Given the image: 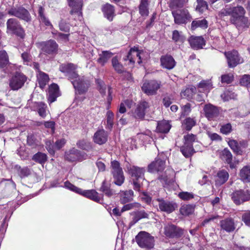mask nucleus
<instances>
[{
    "instance_id": "nucleus-1",
    "label": "nucleus",
    "mask_w": 250,
    "mask_h": 250,
    "mask_svg": "<svg viewBox=\"0 0 250 250\" xmlns=\"http://www.w3.org/2000/svg\"><path fill=\"white\" fill-rule=\"evenodd\" d=\"M76 69V66L72 63L62 64L60 67V71L65 73L66 76L71 79L77 92L80 94H83L87 91L89 83L84 77L79 78Z\"/></svg>"
},
{
    "instance_id": "nucleus-2",
    "label": "nucleus",
    "mask_w": 250,
    "mask_h": 250,
    "mask_svg": "<svg viewBox=\"0 0 250 250\" xmlns=\"http://www.w3.org/2000/svg\"><path fill=\"white\" fill-rule=\"evenodd\" d=\"M127 169L129 174L131 176L133 189L140 191L143 186V182L145 180L144 174L146 170L145 168L132 166L128 167Z\"/></svg>"
},
{
    "instance_id": "nucleus-3",
    "label": "nucleus",
    "mask_w": 250,
    "mask_h": 250,
    "mask_svg": "<svg viewBox=\"0 0 250 250\" xmlns=\"http://www.w3.org/2000/svg\"><path fill=\"white\" fill-rule=\"evenodd\" d=\"M246 11L241 6L231 7L230 21L237 26H248V19L245 16Z\"/></svg>"
},
{
    "instance_id": "nucleus-4",
    "label": "nucleus",
    "mask_w": 250,
    "mask_h": 250,
    "mask_svg": "<svg viewBox=\"0 0 250 250\" xmlns=\"http://www.w3.org/2000/svg\"><path fill=\"white\" fill-rule=\"evenodd\" d=\"M174 23L178 24H186L191 21L192 17L186 9H176L172 11Z\"/></svg>"
},
{
    "instance_id": "nucleus-5",
    "label": "nucleus",
    "mask_w": 250,
    "mask_h": 250,
    "mask_svg": "<svg viewBox=\"0 0 250 250\" xmlns=\"http://www.w3.org/2000/svg\"><path fill=\"white\" fill-rule=\"evenodd\" d=\"M136 241L138 245L146 249H151L154 246V239L148 233L142 231L136 236Z\"/></svg>"
},
{
    "instance_id": "nucleus-6",
    "label": "nucleus",
    "mask_w": 250,
    "mask_h": 250,
    "mask_svg": "<svg viewBox=\"0 0 250 250\" xmlns=\"http://www.w3.org/2000/svg\"><path fill=\"white\" fill-rule=\"evenodd\" d=\"M112 173L114 179V183L118 186H121L125 181L123 172L118 161L111 162Z\"/></svg>"
},
{
    "instance_id": "nucleus-7",
    "label": "nucleus",
    "mask_w": 250,
    "mask_h": 250,
    "mask_svg": "<svg viewBox=\"0 0 250 250\" xmlns=\"http://www.w3.org/2000/svg\"><path fill=\"white\" fill-rule=\"evenodd\" d=\"M160 87V82L155 80L146 81L142 86V89L147 95H153L156 94Z\"/></svg>"
},
{
    "instance_id": "nucleus-8",
    "label": "nucleus",
    "mask_w": 250,
    "mask_h": 250,
    "mask_svg": "<svg viewBox=\"0 0 250 250\" xmlns=\"http://www.w3.org/2000/svg\"><path fill=\"white\" fill-rule=\"evenodd\" d=\"M232 199L236 205H240L250 200V191L248 190H238L232 194Z\"/></svg>"
},
{
    "instance_id": "nucleus-9",
    "label": "nucleus",
    "mask_w": 250,
    "mask_h": 250,
    "mask_svg": "<svg viewBox=\"0 0 250 250\" xmlns=\"http://www.w3.org/2000/svg\"><path fill=\"white\" fill-rule=\"evenodd\" d=\"M7 32H11L18 36L23 37L24 31L17 20L15 19H9L6 23Z\"/></svg>"
},
{
    "instance_id": "nucleus-10",
    "label": "nucleus",
    "mask_w": 250,
    "mask_h": 250,
    "mask_svg": "<svg viewBox=\"0 0 250 250\" xmlns=\"http://www.w3.org/2000/svg\"><path fill=\"white\" fill-rule=\"evenodd\" d=\"M27 80L26 77L22 73H16L10 81L9 85L13 90L21 88Z\"/></svg>"
},
{
    "instance_id": "nucleus-11",
    "label": "nucleus",
    "mask_w": 250,
    "mask_h": 250,
    "mask_svg": "<svg viewBox=\"0 0 250 250\" xmlns=\"http://www.w3.org/2000/svg\"><path fill=\"white\" fill-rule=\"evenodd\" d=\"M65 158L70 162L81 161L86 159L87 155L84 152H81L78 149L73 148L67 152H66Z\"/></svg>"
},
{
    "instance_id": "nucleus-12",
    "label": "nucleus",
    "mask_w": 250,
    "mask_h": 250,
    "mask_svg": "<svg viewBox=\"0 0 250 250\" xmlns=\"http://www.w3.org/2000/svg\"><path fill=\"white\" fill-rule=\"evenodd\" d=\"M144 54L143 51L140 50L138 47L134 46L130 49L127 55L124 59L125 61L128 60L130 63H134L136 61V59L138 58V63H141Z\"/></svg>"
},
{
    "instance_id": "nucleus-13",
    "label": "nucleus",
    "mask_w": 250,
    "mask_h": 250,
    "mask_svg": "<svg viewBox=\"0 0 250 250\" xmlns=\"http://www.w3.org/2000/svg\"><path fill=\"white\" fill-rule=\"evenodd\" d=\"M183 230L175 225L169 224L164 227V234L169 238L179 237L182 236Z\"/></svg>"
},
{
    "instance_id": "nucleus-14",
    "label": "nucleus",
    "mask_w": 250,
    "mask_h": 250,
    "mask_svg": "<svg viewBox=\"0 0 250 250\" xmlns=\"http://www.w3.org/2000/svg\"><path fill=\"white\" fill-rule=\"evenodd\" d=\"M149 107V104L148 102L142 101L137 104L134 111L133 112V116L138 119H142L144 118L146 110Z\"/></svg>"
},
{
    "instance_id": "nucleus-15",
    "label": "nucleus",
    "mask_w": 250,
    "mask_h": 250,
    "mask_svg": "<svg viewBox=\"0 0 250 250\" xmlns=\"http://www.w3.org/2000/svg\"><path fill=\"white\" fill-rule=\"evenodd\" d=\"M8 13L10 15L17 17L26 21H30L31 19L28 11L23 7L11 9L9 11Z\"/></svg>"
},
{
    "instance_id": "nucleus-16",
    "label": "nucleus",
    "mask_w": 250,
    "mask_h": 250,
    "mask_svg": "<svg viewBox=\"0 0 250 250\" xmlns=\"http://www.w3.org/2000/svg\"><path fill=\"white\" fill-rule=\"evenodd\" d=\"M156 201L158 202L160 210L167 213L173 212L177 207V205L175 203L164 200L163 199H157Z\"/></svg>"
},
{
    "instance_id": "nucleus-17",
    "label": "nucleus",
    "mask_w": 250,
    "mask_h": 250,
    "mask_svg": "<svg viewBox=\"0 0 250 250\" xmlns=\"http://www.w3.org/2000/svg\"><path fill=\"white\" fill-rule=\"evenodd\" d=\"M42 51L48 54H56L58 51V45L54 40H49L41 43Z\"/></svg>"
},
{
    "instance_id": "nucleus-18",
    "label": "nucleus",
    "mask_w": 250,
    "mask_h": 250,
    "mask_svg": "<svg viewBox=\"0 0 250 250\" xmlns=\"http://www.w3.org/2000/svg\"><path fill=\"white\" fill-rule=\"evenodd\" d=\"M226 57L229 67H234L239 63L242 62V61L239 58L238 53L236 51L228 52L225 53Z\"/></svg>"
},
{
    "instance_id": "nucleus-19",
    "label": "nucleus",
    "mask_w": 250,
    "mask_h": 250,
    "mask_svg": "<svg viewBox=\"0 0 250 250\" xmlns=\"http://www.w3.org/2000/svg\"><path fill=\"white\" fill-rule=\"evenodd\" d=\"M203 111L205 117L208 120H212L217 117L219 113L218 108L210 104H206Z\"/></svg>"
},
{
    "instance_id": "nucleus-20",
    "label": "nucleus",
    "mask_w": 250,
    "mask_h": 250,
    "mask_svg": "<svg viewBox=\"0 0 250 250\" xmlns=\"http://www.w3.org/2000/svg\"><path fill=\"white\" fill-rule=\"evenodd\" d=\"M165 168V162L157 159L148 166V171L149 172H161Z\"/></svg>"
},
{
    "instance_id": "nucleus-21",
    "label": "nucleus",
    "mask_w": 250,
    "mask_h": 250,
    "mask_svg": "<svg viewBox=\"0 0 250 250\" xmlns=\"http://www.w3.org/2000/svg\"><path fill=\"white\" fill-rule=\"evenodd\" d=\"M188 41L191 48L198 50L203 48L205 45V41L202 37L191 36Z\"/></svg>"
},
{
    "instance_id": "nucleus-22",
    "label": "nucleus",
    "mask_w": 250,
    "mask_h": 250,
    "mask_svg": "<svg viewBox=\"0 0 250 250\" xmlns=\"http://www.w3.org/2000/svg\"><path fill=\"white\" fill-rule=\"evenodd\" d=\"M220 157L223 161L229 165L231 168H234V165L232 163V155L228 148L224 149L220 152Z\"/></svg>"
},
{
    "instance_id": "nucleus-23",
    "label": "nucleus",
    "mask_w": 250,
    "mask_h": 250,
    "mask_svg": "<svg viewBox=\"0 0 250 250\" xmlns=\"http://www.w3.org/2000/svg\"><path fill=\"white\" fill-rule=\"evenodd\" d=\"M107 140V135L104 129H100L94 134L93 140L95 143L99 145L104 144Z\"/></svg>"
},
{
    "instance_id": "nucleus-24",
    "label": "nucleus",
    "mask_w": 250,
    "mask_h": 250,
    "mask_svg": "<svg viewBox=\"0 0 250 250\" xmlns=\"http://www.w3.org/2000/svg\"><path fill=\"white\" fill-rule=\"evenodd\" d=\"M79 194L86 197L96 202H100L101 201V197L99 195V193L94 189L83 190L81 189V192H80Z\"/></svg>"
},
{
    "instance_id": "nucleus-25",
    "label": "nucleus",
    "mask_w": 250,
    "mask_h": 250,
    "mask_svg": "<svg viewBox=\"0 0 250 250\" xmlns=\"http://www.w3.org/2000/svg\"><path fill=\"white\" fill-rule=\"evenodd\" d=\"M162 66L167 69H172L175 65V62L174 59L170 55L163 56L161 58Z\"/></svg>"
},
{
    "instance_id": "nucleus-26",
    "label": "nucleus",
    "mask_w": 250,
    "mask_h": 250,
    "mask_svg": "<svg viewBox=\"0 0 250 250\" xmlns=\"http://www.w3.org/2000/svg\"><path fill=\"white\" fill-rule=\"evenodd\" d=\"M59 96V90L58 85L55 83L51 84L49 88L48 101L51 103L54 102Z\"/></svg>"
},
{
    "instance_id": "nucleus-27",
    "label": "nucleus",
    "mask_w": 250,
    "mask_h": 250,
    "mask_svg": "<svg viewBox=\"0 0 250 250\" xmlns=\"http://www.w3.org/2000/svg\"><path fill=\"white\" fill-rule=\"evenodd\" d=\"M229 173L225 170H219L215 177V182L216 185L220 186L224 184L229 179Z\"/></svg>"
},
{
    "instance_id": "nucleus-28",
    "label": "nucleus",
    "mask_w": 250,
    "mask_h": 250,
    "mask_svg": "<svg viewBox=\"0 0 250 250\" xmlns=\"http://www.w3.org/2000/svg\"><path fill=\"white\" fill-rule=\"evenodd\" d=\"M221 229L227 232L233 231L235 229V224L233 220L231 218H228L220 222Z\"/></svg>"
},
{
    "instance_id": "nucleus-29",
    "label": "nucleus",
    "mask_w": 250,
    "mask_h": 250,
    "mask_svg": "<svg viewBox=\"0 0 250 250\" xmlns=\"http://www.w3.org/2000/svg\"><path fill=\"white\" fill-rule=\"evenodd\" d=\"M69 5L72 7V9L70 11L71 14L76 13L78 16H80L82 13L81 10L82 7V2L81 0L76 1L75 0H67Z\"/></svg>"
},
{
    "instance_id": "nucleus-30",
    "label": "nucleus",
    "mask_w": 250,
    "mask_h": 250,
    "mask_svg": "<svg viewBox=\"0 0 250 250\" xmlns=\"http://www.w3.org/2000/svg\"><path fill=\"white\" fill-rule=\"evenodd\" d=\"M114 7L109 4H105L103 7V12L104 17L109 21L113 20L114 14Z\"/></svg>"
},
{
    "instance_id": "nucleus-31",
    "label": "nucleus",
    "mask_w": 250,
    "mask_h": 250,
    "mask_svg": "<svg viewBox=\"0 0 250 250\" xmlns=\"http://www.w3.org/2000/svg\"><path fill=\"white\" fill-rule=\"evenodd\" d=\"M131 214L133 216L130 224L133 225L138 222L140 220L143 218H147L148 215L144 210H138L132 212Z\"/></svg>"
},
{
    "instance_id": "nucleus-32",
    "label": "nucleus",
    "mask_w": 250,
    "mask_h": 250,
    "mask_svg": "<svg viewBox=\"0 0 250 250\" xmlns=\"http://www.w3.org/2000/svg\"><path fill=\"white\" fill-rule=\"evenodd\" d=\"M212 88V84L210 81H202L198 85V91L206 94L208 93Z\"/></svg>"
},
{
    "instance_id": "nucleus-33",
    "label": "nucleus",
    "mask_w": 250,
    "mask_h": 250,
    "mask_svg": "<svg viewBox=\"0 0 250 250\" xmlns=\"http://www.w3.org/2000/svg\"><path fill=\"white\" fill-rule=\"evenodd\" d=\"M171 125L167 121L163 120L158 122L157 130L163 133H167L171 128Z\"/></svg>"
},
{
    "instance_id": "nucleus-34",
    "label": "nucleus",
    "mask_w": 250,
    "mask_h": 250,
    "mask_svg": "<svg viewBox=\"0 0 250 250\" xmlns=\"http://www.w3.org/2000/svg\"><path fill=\"white\" fill-rule=\"evenodd\" d=\"M15 169L17 171L19 176L21 178H23L30 175L32 173V170L27 167H21L19 165L15 166Z\"/></svg>"
},
{
    "instance_id": "nucleus-35",
    "label": "nucleus",
    "mask_w": 250,
    "mask_h": 250,
    "mask_svg": "<svg viewBox=\"0 0 250 250\" xmlns=\"http://www.w3.org/2000/svg\"><path fill=\"white\" fill-rule=\"evenodd\" d=\"M133 199V191L132 190H129L123 191L120 194V202L122 204H125L130 202Z\"/></svg>"
},
{
    "instance_id": "nucleus-36",
    "label": "nucleus",
    "mask_w": 250,
    "mask_h": 250,
    "mask_svg": "<svg viewBox=\"0 0 250 250\" xmlns=\"http://www.w3.org/2000/svg\"><path fill=\"white\" fill-rule=\"evenodd\" d=\"M112 55L113 53L109 51H103L99 54L97 62L101 65L104 66Z\"/></svg>"
},
{
    "instance_id": "nucleus-37",
    "label": "nucleus",
    "mask_w": 250,
    "mask_h": 250,
    "mask_svg": "<svg viewBox=\"0 0 250 250\" xmlns=\"http://www.w3.org/2000/svg\"><path fill=\"white\" fill-rule=\"evenodd\" d=\"M44 9L42 6L39 7L38 13L40 21L43 23L45 26H49L50 28H53V25L49 20L45 16L44 14Z\"/></svg>"
},
{
    "instance_id": "nucleus-38",
    "label": "nucleus",
    "mask_w": 250,
    "mask_h": 250,
    "mask_svg": "<svg viewBox=\"0 0 250 250\" xmlns=\"http://www.w3.org/2000/svg\"><path fill=\"white\" fill-rule=\"evenodd\" d=\"M241 179L244 182H250V167H244L240 172Z\"/></svg>"
},
{
    "instance_id": "nucleus-39",
    "label": "nucleus",
    "mask_w": 250,
    "mask_h": 250,
    "mask_svg": "<svg viewBox=\"0 0 250 250\" xmlns=\"http://www.w3.org/2000/svg\"><path fill=\"white\" fill-rule=\"evenodd\" d=\"M148 2L147 0H141L139 7V13L142 16H147L149 14Z\"/></svg>"
},
{
    "instance_id": "nucleus-40",
    "label": "nucleus",
    "mask_w": 250,
    "mask_h": 250,
    "mask_svg": "<svg viewBox=\"0 0 250 250\" xmlns=\"http://www.w3.org/2000/svg\"><path fill=\"white\" fill-rule=\"evenodd\" d=\"M180 150L183 155L186 157H190L195 152L192 145L190 146L185 144L181 147Z\"/></svg>"
},
{
    "instance_id": "nucleus-41",
    "label": "nucleus",
    "mask_w": 250,
    "mask_h": 250,
    "mask_svg": "<svg viewBox=\"0 0 250 250\" xmlns=\"http://www.w3.org/2000/svg\"><path fill=\"white\" fill-rule=\"evenodd\" d=\"M37 79L40 87L43 88L48 83L49 77L46 74L39 71L37 74Z\"/></svg>"
},
{
    "instance_id": "nucleus-42",
    "label": "nucleus",
    "mask_w": 250,
    "mask_h": 250,
    "mask_svg": "<svg viewBox=\"0 0 250 250\" xmlns=\"http://www.w3.org/2000/svg\"><path fill=\"white\" fill-rule=\"evenodd\" d=\"M46 106L42 102L34 103V110H37L40 116L43 118L46 116Z\"/></svg>"
},
{
    "instance_id": "nucleus-43",
    "label": "nucleus",
    "mask_w": 250,
    "mask_h": 250,
    "mask_svg": "<svg viewBox=\"0 0 250 250\" xmlns=\"http://www.w3.org/2000/svg\"><path fill=\"white\" fill-rule=\"evenodd\" d=\"M208 26V23L207 20L203 19L201 20H195L192 21L191 25L192 30H194L198 27L202 28H207Z\"/></svg>"
},
{
    "instance_id": "nucleus-44",
    "label": "nucleus",
    "mask_w": 250,
    "mask_h": 250,
    "mask_svg": "<svg viewBox=\"0 0 250 250\" xmlns=\"http://www.w3.org/2000/svg\"><path fill=\"white\" fill-rule=\"evenodd\" d=\"M196 91V88L194 86H192L189 88H187L184 91H182L181 96L183 98L190 99L192 98V96L195 93Z\"/></svg>"
},
{
    "instance_id": "nucleus-45",
    "label": "nucleus",
    "mask_w": 250,
    "mask_h": 250,
    "mask_svg": "<svg viewBox=\"0 0 250 250\" xmlns=\"http://www.w3.org/2000/svg\"><path fill=\"white\" fill-rule=\"evenodd\" d=\"M111 62L113 67L117 72L121 73L124 72V67L119 62L117 57H114L112 58Z\"/></svg>"
},
{
    "instance_id": "nucleus-46",
    "label": "nucleus",
    "mask_w": 250,
    "mask_h": 250,
    "mask_svg": "<svg viewBox=\"0 0 250 250\" xmlns=\"http://www.w3.org/2000/svg\"><path fill=\"white\" fill-rule=\"evenodd\" d=\"M194 210V207L190 205L183 206L180 209V213L185 216H188L192 214Z\"/></svg>"
},
{
    "instance_id": "nucleus-47",
    "label": "nucleus",
    "mask_w": 250,
    "mask_h": 250,
    "mask_svg": "<svg viewBox=\"0 0 250 250\" xmlns=\"http://www.w3.org/2000/svg\"><path fill=\"white\" fill-rule=\"evenodd\" d=\"M228 145L232 150L237 154H241L242 150L238 143L234 140H230L228 142Z\"/></svg>"
},
{
    "instance_id": "nucleus-48",
    "label": "nucleus",
    "mask_w": 250,
    "mask_h": 250,
    "mask_svg": "<svg viewBox=\"0 0 250 250\" xmlns=\"http://www.w3.org/2000/svg\"><path fill=\"white\" fill-rule=\"evenodd\" d=\"M114 114L112 112L109 110L106 113V128L111 130L114 124Z\"/></svg>"
},
{
    "instance_id": "nucleus-49",
    "label": "nucleus",
    "mask_w": 250,
    "mask_h": 250,
    "mask_svg": "<svg viewBox=\"0 0 250 250\" xmlns=\"http://www.w3.org/2000/svg\"><path fill=\"white\" fill-rule=\"evenodd\" d=\"M172 40L175 42H183L185 41V37L181 32L178 30H174L172 33Z\"/></svg>"
},
{
    "instance_id": "nucleus-50",
    "label": "nucleus",
    "mask_w": 250,
    "mask_h": 250,
    "mask_svg": "<svg viewBox=\"0 0 250 250\" xmlns=\"http://www.w3.org/2000/svg\"><path fill=\"white\" fill-rule=\"evenodd\" d=\"M33 160L39 163L43 164L47 160V156L44 153L38 152L33 156Z\"/></svg>"
},
{
    "instance_id": "nucleus-51",
    "label": "nucleus",
    "mask_w": 250,
    "mask_h": 250,
    "mask_svg": "<svg viewBox=\"0 0 250 250\" xmlns=\"http://www.w3.org/2000/svg\"><path fill=\"white\" fill-rule=\"evenodd\" d=\"M8 62V57L4 50L0 51V67H3Z\"/></svg>"
},
{
    "instance_id": "nucleus-52",
    "label": "nucleus",
    "mask_w": 250,
    "mask_h": 250,
    "mask_svg": "<svg viewBox=\"0 0 250 250\" xmlns=\"http://www.w3.org/2000/svg\"><path fill=\"white\" fill-rule=\"evenodd\" d=\"M178 197L183 200L188 201L194 197V195L192 192L182 191L179 193Z\"/></svg>"
},
{
    "instance_id": "nucleus-53",
    "label": "nucleus",
    "mask_w": 250,
    "mask_h": 250,
    "mask_svg": "<svg viewBox=\"0 0 250 250\" xmlns=\"http://www.w3.org/2000/svg\"><path fill=\"white\" fill-rule=\"evenodd\" d=\"M197 3L196 9L200 12H203L208 8L207 2L204 0H197Z\"/></svg>"
},
{
    "instance_id": "nucleus-54",
    "label": "nucleus",
    "mask_w": 250,
    "mask_h": 250,
    "mask_svg": "<svg viewBox=\"0 0 250 250\" xmlns=\"http://www.w3.org/2000/svg\"><path fill=\"white\" fill-rule=\"evenodd\" d=\"M184 144L188 145H192V143L195 142L197 140L196 136L193 134H188L184 137Z\"/></svg>"
},
{
    "instance_id": "nucleus-55",
    "label": "nucleus",
    "mask_w": 250,
    "mask_h": 250,
    "mask_svg": "<svg viewBox=\"0 0 250 250\" xmlns=\"http://www.w3.org/2000/svg\"><path fill=\"white\" fill-rule=\"evenodd\" d=\"M77 146L84 150H88L91 148L90 143L84 140H80L77 143Z\"/></svg>"
},
{
    "instance_id": "nucleus-56",
    "label": "nucleus",
    "mask_w": 250,
    "mask_h": 250,
    "mask_svg": "<svg viewBox=\"0 0 250 250\" xmlns=\"http://www.w3.org/2000/svg\"><path fill=\"white\" fill-rule=\"evenodd\" d=\"M64 187L78 194H80V192H81V188L76 187L68 181H66L64 183Z\"/></svg>"
},
{
    "instance_id": "nucleus-57",
    "label": "nucleus",
    "mask_w": 250,
    "mask_h": 250,
    "mask_svg": "<svg viewBox=\"0 0 250 250\" xmlns=\"http://www.w3.org/2000/svg\"><path fill=\"white\" fill-rule=\"evenodd\" d=\"M184 124L186 129L189 130L195 125L196 121L193 118H188L185 120Z\"/></svg>"
},
{
    "instance_id": "nucleus-58",
    "label": "nucleus",
    "mask_w": 250,
    "mask_h": 250,
    "mask_svg": "<svg viewBox=\"0 0 250 250\" xmlns=\"http://www.w3.org/2000/svg\"><path fill=\"white\" fill-rule=\"evenodd\" d=\"M96 82L100 93L103 95H104L106 91V85L103 81L101 80H97Z\"/></svg>"
},
{
    "instance_id": "nucleus-59",
    "label": "nucleus",
    "mask_w": 250,
    "mask_h": 250,
    "mask_svg": "<svg viewBox=\"0 0 250 250\" xmlns=\"http://www.w3.org/2000/svg\"><path fill=\"white\" fill-rule=\"evenodd\" d=\"M233 76L232 74H227L222 75L221 82L222 83H230L233 81Z\"/></svg>"
},
{
    "instance_id": "nucleus-60",
    "label": "nucleus",
    "mask_w": 250,
    "mask_h": 250,
    "mask_svg": "<svg viewBox=\"0 0 250 250\" xmlns=\"http://www.w3.org/2000/svg\"><path fill=\"white\" fill-rule=\"evenodd\" d=\"M231 130L232 126L229 123L223 125L220 128L221 132L225 135L230 133Z\"/></svg>"
},
{
    "instance_id": "nucleus-61",
    "label": "nucleus",
    "mask_w": 250,
    "mask_h": 250,
    "mask_svg": "<svg viewBox=\"0 0 250 250\" xmlns=\"http://www.w3.org/2000/svg\"><path fill=\"white\" fill-rule=\"evenodd\" d=\"M236 96L234 93L226 91L221 95V97L224 101H228L231 99H234Z\"/></svg>"
},
{
    "instance_id": "nucleus-62",
    "label": "nucleus",
    "mask_w": 250,
    "mask_h": 250,
    "mask_svg": "<svg viewBox=\"0 0 250 250\" xmlns=\"http://www.w3.org/2000/svg\"><path fill=\"white\" fill-rule=\"evenodd\" d=\"M240 83L242 85L250 87V76L244 75L241 79Z\"/></svg>"
},
{
    "instance_id": "nucleus-63",
    "label": "nucleus",
    "mask_w": 250,
    "mask_h": 250,
    "mask_svg": "<svg viewBox=\"0 0 250 250\" xmlns=\"http://www.w3.org/2000/svg\"><path fill=\"white\" fill-rule=\"evenodd\" d=\"M46 148L50 154H54L56 150L55 145L52 144L50 141H47L46 142Z\"/></svg>"
},
{
    "instance_id": "nucleus-64",
    "label": "nucleus",
    "mask_w": 250,
    "mask_h": 250,
    "mask_svg": "<svg viewBox=\"0 0 250 250\" xmlns=\"http://www.w3.org/2000/svg\"><path fill=\"white\" fill-rule=\"evenodd\" d=\"M242 219L247 226L250 227V211L243 214Z\"/></svg>"
}]
</instances>
